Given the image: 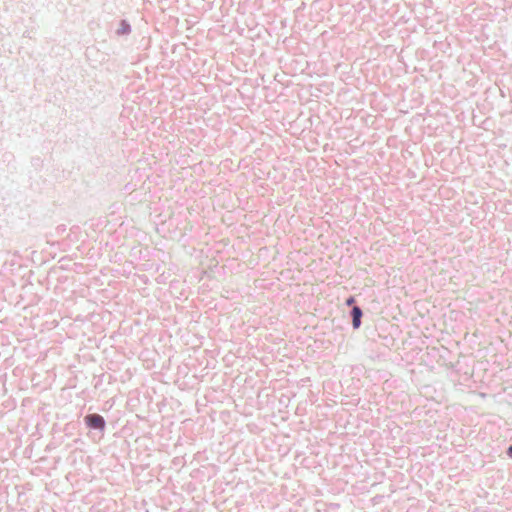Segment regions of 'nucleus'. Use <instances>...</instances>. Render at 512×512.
I'll list each match as a JSON object with an SVG mask.
<instances>
[{
    "instance_id": "obj_1",
    "label": "nucleus",
    "mask_w": 512,
    "mask_h": 512,
    "mask_svg": "<svg viewBox=\"0 0 512 512\" xmlns=\"http://www.w3.org/2000/svg\"><path fill=\"white\" fill-rule=\"evenodd\" d=\"M84 423L91 430L103 432L106 428L104 417L98 413H90L84 417Z\"/></svg>"
},
{
    "instance_id": "obj_2",
    "label": "nucleus",
    "mask_w": 512,
    "mask_h": 512,
    "mask_svg": "<svg viewBox=\"0 0 512 512\" xmlns=\"http://www.w3.org/2000/svg\"><path fill=\"white\" fill-rule=\"evenodd\" d=\"M353 329H359L362 324L363 311L359 306H353L350 310Z\"/></svg>"
},
{
    "instance_id": "obj_3",
    "label": "nucleus",
    "mask_w": 512,
    "mask_h": 512,
    "mask_svg": "<svg viewBox=\"0 0 512 512\" xmlns=\"http://www.w3.org/2000/svg\"><path fill=\"white\" fill-rule=\"evenodd\" d=\"M131 33V25L127 20H121L119 24V28L116 31V34L121 35H128Z\"/></svg>"
},
{
    "instance_id": "obj_4",
    "label": "nucleus",
    "mask_w": 512,
    "mask_h": 512,
    "mask_svg": "<svg viewBox=\"0 0 512 512\" xmlns=\"http://www.w3.org/2000/svg\"><path fill=\"white\" fill-rule=\"evenodd\" d=\"M355 302V298L353 296H350L346 299V305L348 306H351L352 304H354Z\"/></svg>"
},
{
    "instance_id": "obj_5",
    "label": "nucleus",
    "mask_w": 512,
    "mask_h": 512,
    "mask_svg": "<svg viewBox=\"0 0 512 512\" xmlns=\"http://www.w3.org/2000/svg\"><path fill=\"white\" fill-rule=\"evenodd\" d=\"M506 454L509 458L512 459V445H510L507 450H506Z\"/></svg>"
}]
</instances>
